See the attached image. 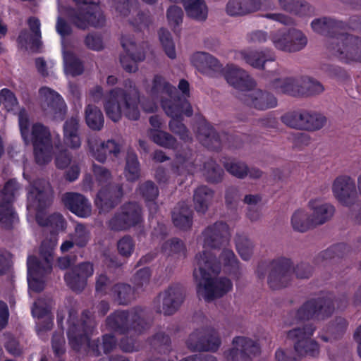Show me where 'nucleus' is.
I'll return each mask as SVG.
<instances>
[{
    "label": "nucleus",
    "instance_id": "423d86ee",
    "mask_svg": "<svg viewBox=\"0 0 361 361\" xmlns=\"http://www.w3.org/2000/svg\"><path fill=\"white\" fill-rule=\"evenodd\" d=\"M18 125L25 143L33 145L37 163L42 165L49 162L52 157V142L49 129L40 123L33 124L30 128L28 115L25 109L18 113Z\"/></svg>",
    "mask_w": 361,
    "mask_h": 361
},
{
    "label": "nucleus",
    "instance_id": "a19ab883",
    "mask_svg": "<svg viewBox=\"0 0 361 361\" xmlns=\"http://www.w3.org/2000/svg\"><path fill=\"white\" fill-rule=\"evenodd\" d=\"M63 60L64 70L67 75L75 76L82 73V63L71 52H63Z\"/></svg>",
    "mask_w": 361,
    "mask_h": 361
},
{
    "label": "nucleus",
    "instance_id": "9b49d317",
    "mask_svg": "<svg viewBox=\"0 0 361 361\" xmlns=\"http://www.w3.org/2000/svg\"><path fill=\"white\" fill-rule=\"evenodd\" d=\"M106 323L116 334L126 333L131 336L141 332L139 326H142L144 322L140 316L135 312H118L108 317Z\"/></svg>",
    "mask_w": 361,
    "mask_h": 361
},
{
    "label": "nucleus",
    "instance_id": "49530a36",
    "mask_svg": "<svg viewBox=\"0 0 361 361\" xmlns=\"http://www.w3.org/2000/svg\"><path fill=\"white\" fill-rule=\"evenodd\" d=\"M140 175L139 164L137 156L134 153H130L127 157L125 176L128 180L134 181Z\"/></svg>",
    "mask_w": 361,
    "mask_h": 361
},
{
    "label": "nucleus",
    "instance_id": "58836bf2",
    "mask_svg": "<svg viewBox=\"0 0 361 361\" xmlns=\"http://www.w3.org/2000/svg\"><path fill=\"white\" fill-rule=\"evenodd\" d=\"M200 141L207 147L215 148L219 143V137L214 130L208 124L202 123L198 134Z\"/></svg>",
    "mask_w": 361,
    "mask_h": 361
},
{
    "label": "nucleus",
    "instance_id": "c03bdc74",
    "mask_svg": "<svg viewBox=\"0 0 361 361\" xmlns=\"http://www.w3.org/2000/svg\"><path fill=\"white\" fill-rule=\"evenodd\" d=\"M173 170L178 174L193 173L197 171L194 163L188 158L180 154L176 156L173 163Z\"/></svg>",
    "mask_w": 361,
    "mask_h": 361
},
{
    "label": "nucleus",
    "instance_id": "2eb2a0df",
    "mask_svg": "<svg viewBox=\"0 0 361 361\" xmlns=\"http://www.w3.org/2000/svg\"><path fill=\"white\" fill-rule=\"evenodd\" d=\"M85 4L84 7L80 9L73 16V23L79 28L85 29L89 26H99L104 20L102 13L96 4H91L92 0H82Z\"/></svg>",
    "mask_w": 361,
    "mask_h": 361
},
{
    "label": "nucleus",
    "instance_id": "5fc2aeb1",
    "mask_svg": "<svg viewBox=\"0 0 361 361\" xmlns=\"http://www.w3.org/2000/svg\"><path fill=\"white\" fill-rule=\"evenodd\" d=\"M163 252L168 255H185V245L182 241L178 239H173L169 241H166L163 245Z\"/></svg>",
    "mask_w": 361,
    "mask_h": 361
},
{
    "label": "nucleus",
    "instance_id": "1a4fd4ad",
    "mask_svg": "<svg viewBox=\"0 0 361 361\" xmlns=\"http://www.w3.org/2000/svg\"><path fill=\"white\" fill-rule=\"evenodd\" d=\"M329 51L346 63H361V38L348 34H339L327 39Z\"/></svg>",
    "mask_w": 361,
    "mask_h": 361
},
{
    "label": "nucleus",
    "instance_id": "2f4dec72",
    "mask_svg": "<svg viewBox=\"0 0 361 361\" xmlns=\"http://www.w3.org/2000/svg\"><path fill=\"white\" fill-rule=\"evenodd\" d=\"M121 195L120 189L116 191L111 189L100 190L95 200V204L101 211L106 212L118 202Z\"/></svg>",
    "mask_w": 361,
    "mask_h": 361
},
{
    "label": "nucleus",
    "instance_id": "5701e85b",
    "mask_svg": "<svg viewBox=\"0 0 361 361\" xmlns=\"http://www.w3.org/2000/svg\"><path fill=\"white\" fill-rule=\"evenodd\" d=\"M183 299L181 290L178 288H170L158 297L159 306L158 311L164 314H173L180 305Z\"/></svg>",
    "mask_w": 361,
    "mask_h": 361
},
{
    "label": "nucleus",
    "instance_id": "6ab92c4d",
    "mask_svg": "<svg viewBox=\"0 0 361 361\" xmlns=\"http://www.w3.org/2000/svg\"><path fill=\"white\" fill-rule=\"evenodd\" d=\"M190 61L198 71L209 77H215L221 70L219 61L207 53H195L190 57Z\"/></svg>",
    "mask_w": 361,
    "mask_h": 361
},
{
    "label": "nucleus",
    "instance_id": "0e129e2a",
    "mask_svg": "<svg viewBox=\"0 0 361 361\" xmlns=\"http://www.w3.org/2000/svg\"><path fill=\"white\" fill-rule=\"evenodd\" d=\"M302 87H303V94L305 93V90L312 94L321 93L324 90L323 86L319 82L307 78L302 80Z\"/></svg>",
    "mask_w": 361,
    "mask_h": 361
},
{
    "label": "nucleus",
    "instance_id": "680f3d73",
    "mask_svg": "<svg viewBox=\"0 0 361 361\" xmlns=\"http://www.w3.org/2000/svg\"><path fill=\"white\" fill-rule=\"evenodd\" d=\"M140 193L146 198L147 201L153 200L158 195L157 188L151 181L143 183L139 189Z\"/></svg>",
    "mask_w": 361,
    "mask_h": 361
},
{
    "label": "nucleus",
    "instance_id": "9d476101",
    "mask_svg": "<svg viewBox=\"0 0 361 361\" xmlns=\"http://www.w3.org/2000/svg\"><path fill=\"white\" fill-rule=\"evenodd\" d=\"M281 119L284 124L290 128L308 131L321 129L326 121L323 115L307 111L288 112Z\"/></svg>",
    "mask_w": 361,
    "mask_h": 361
},
{
    "label": "nucleus",
    "instance_id": "20e7f679",
    "mask_svg": "<svg viewBox=\"0 0 361 361\" xmlns=\"http://www.w3.org/2000/svg\"><path fill=\"white\" fill-rule=\"evenodd\" d=\"M140 94L134 83L128 80L124 88H115L105 96L104 108L107 116L113 121H119L122 116L130 120L140 117Z\"/></svg>",
    "mask_w": 361,
    "mask_h": 361
},
{
    "label": "nucleus",
    "instance_id": "e2e57ef3",
    "mask_svg": "<svg viewBox=\"0 0 361 361\" xmlns=\"http://www.w3.org/2000/svg\"><path fill=\"white\" fill-rule=\"evenodd\" d=\"M116 11L121 16H128L131 11H135V6L133 5V0H114Z\"/></svg>",
    "mask_w": 361,
    "mask_h": 361
},
{
    "label": "nucleus",
    "instance_id": "c756f323",
    "mask_svg": "<svg viewBox=\"0 0 361 361\" xmlns=\"http://www.w3.org/2000/svg\"><path fill=\"white\" fill-rule=\"evenodd\" d=\"M78 121L71 118L66 121L63 127V142L70 148H78L81 145L80 138L78 133Z\"/></svg>",
    "mask_w": 361,
    "mask_h": 361
},
{
    "label": "nucleus",
    "instance_id": "f704fd0d",
    "mask_svg": "<svg viewBox=\"0 0 361 361\" xmlns=\"http://www.w3.org/2000/svg\"><path fill=\"white\" fill-rule=\"evenodd\" d=\"M293 78H285L275 80L274 86L281 92L293 96L303 94L302 80L293 79Z\"/></svg>",
    "mask_w": 361,
    "mask_h": 361
},
{
    "label": "nucleus",
    "instance_id": "f257e3e1",
    "mask_svg": "<svg viewBox=\"0 0 361 361\" xmlns=\"http://www.w3.org/2000/svg\"><path fill=\"white\" fill-rule=\"evenodd\" d=\"M203 248L195 259L193 277L197 283V293L200 298L207 301L223 296L232 288V282L226 278H217L221 264L228 267V271L238 268V262L232 250L224 247L220 255V262L216 263L213 253L208 248L225 247L228 242V226L218 222L207 227L202 233Z\"/></svg>",
    "mask_w": 361,
    "mask_h": 361
},
{
    "label": "nucleus",
    "instance_id": "338daca9",
    "mask_svg": "<svg viewBox=\"0 0 361 361\" xmlns=\"http://www.w3.org/2000/svg\"><path fill=\"white\" fill-rule=\"evenodd\" d=\"M0 97L3 103L8 110H13L17 105V99L13 92L9 90L4 88L0 92Z\"/></svg>",
    "mask_w": 361,
    "mask_h": 361
},
{
    "label": "nucleus",
    "instance_id": "f8f14e48",
    "mask_svg": "<svg viewBox=\"0 0 361 361\" xmlns=\"http://www.w3.org/2000/svg\"><path fill=\"white\" fill-rule=\"evenodd\" d=\"M41 106L45 114L54 120H62L66 111V104L55 91L44 87L39 90Z\"/></svg>",
    "mask_w": 361,
    "mask_h": 361
},
{
    "label": "nucleus",
    "instance_id": "6e6552de",
    "mask_svg": "<svg viewBox=\"0 0 361 361\" xmlns=\"http://www.w3.org/2000/svg\"><path fill=\"white\" fill-rule=\"evenodd\" d=\"M300 279L308 278L312 269L307 264H300L293 269L291 261L287 258H279L272 261L268 276V283L273 289L286 286L291 279L293 271Z\"/></svg>",
    "mask_w": 361,
    "mask_h": 361
},
{
    "label": "nucleus",
    "instance_id": "bf43d9fd",
    "mask_svg": "<svg viewBox=\"0 0 361 361\" xmlns=\"http://www.w3.org/2000/svg\"><path fill=\"white\" fill-rule=\"evenodd\" d=\"M135 244L133 239L126 236L120 239L117 243L119 254L123 257H129L134 250Z\"/></svg>",
    "mask_w": 361,
    "mask_h": 361
},
{
    "label": "nucleus",
    "instance_id": "7c9ffc66",
    "mask_svg": "<svg viewBox=\"0 0 361 361\" xmlns=\"http://www.w3.org/2000/svg\"><path fill=\"white\" fill-rule=\"evenodd\" d=\"M240 54L247 63L256 68H263L266 62L274 61L272 54L264 51L243 50Z\"/></svg>",
    "mask_w": 361,
    "mask_h": 361
},
{
    "label": "nucleus",
    "instance_id": "0eeeda50",
    "mask_svg": "<svg viewBox=\"0 0 361 361\" xmlns=\"http://www.w3.org/2000/svg\"><path fill=\"white\" fill-rule=\"evenodd\" d=\"M58 243L57 235L51 234L49 240H44L39 249L40 260L30 256L27 259V283L30 294L39 292L44 288L43 278L51 270L53 252Z\"/></svg>",
    "mask_w": 361,
    "mask_h": 361
},
{
    "label": "nucleus",
    "instance_id": "6e6d98bb",
    "mask_svg": "<svg viewBox=\"0 0 361 361\" xmlns=\"http://www.w3.org/2000/svg\"><path fill=\"white\" fill-rule=\"evenodd\" d=\"M245 1L247 15L258 11L267 10L274 5L271 0H245Z\"/></svg>",
    "mask_w": 361,
    "mask_h": 361
},
{
    "label": "nucleus",
    "instance_id": "a878e982",
    "mask_svg": "<svg viewBox=\"0 0 361 361\" xmlns=\"http://www.w3.org/2000/svg\"><path fill=\"white\" fill-rule=\"evenodd\" d=\"M65 206L80 217H87L91 214V204L82 195L69 192L63 195Z\"/></svg>",
    "mask_w": 361,
    "mask_h": 361
},
{
    "label": "nucleus",
    "instance_id": "79ce46f5",
    "mask_svg": "<svg viewBox=\"0 0 361 361\" xmlns=\"http://www.w3.org/2000/svg\"><path fill=\"white\" fill-rule=\"evenodd\" d=\"M289 51L295 52L304 49L307 44V38L300 30L290 29Z\"/></svg>",
    "mask_w": 361,
    "mask_h": 361
},
{
    "label": "nucleus",
    "instance_id": "774afa93",
    "mask_svg": "<svg viewBox=\"0 0 361 361\" xmlns=\"http://www.w3.org/2000/svg\"><path fill=\"white\" fill-rule=\"evenodd\" d=\"M264 17L286 25H290L293 24V20L281 13H269L264 15Z\"/></svg>",
    "mask_w": 361,
    "mask_h": 361
},
{
    "label": "nucleus",
    "instance_id": "052dcab7",
    "mask_svg": "<svg viewBox=\"0 0 361 361\" xmlns=\"http://www.w3.org/2000/svg\"><path fill=\"white\" fill-rule=\"evenodd\" d=\"M314 12L313 8L305 0H298L290 13L300 17L311 16Z\"/></svg>",
    "mask_w": 361,
    "mask_h": 361
},
{
    "label": "nucleus",
    "instance_id": "393cba45",
    "mask_svg": "<svg viewBox=\"0 0 361 361\" xmlns=\"http://www.w3.org/2000/svg\"><path fill=\"white\" fill-rule=\"evenodd\" d=\"M224 75L228 83L242 91H246L248 87L252 84L248 74L233 64L227 65L225 67Z\"/></svg>",
    "mask_w": 361,
    "mask_h": 361
},
{
    "label": "nucleus",
    "instance_id": "69168bd1",
    "mask_svg": "<svg viewBox=\"0 0 361 361\" xmlns=\"http://www.w3.org/2000/svg\"><path fill=\"white\" fill-rule=\"evenodd\" d=\"M56 152V164L58 168L63 169L66 167L71 162V159L66 151H63L61 146L55 144Z\"/></svg>",
    "mask_w": 361,
    "mask_h": 361
},
{
    "label": "nucleus",
    "instance_id": "4c0bfd02",
    "mask_svg": "<svg viewBox=\"0 0 361 361\" xmlns=\"http://www.w3.org/2000/svg\"><path fill=\"white\" fill-rule=\"evenodd\" d=\"M290 36V29L282 28L271 32L269 39L276 49L288 52Z\"/></svg>",
    "mask_w": 361,
    "mask_h": 361
},
{
    "label": "nucleus",
    "instance_id": "c85d7f7f",
    "mask_svg": "<svg viewBox=\"0 0 361 361\" xmlns=\"http://www.w3.org/2000/svg\"><path fill=\"white\" fill-rule=\"evenodd\" d=\"M188 17L197 21H204L208 16V8L204 0H181Z\"/></svg>",
    "mask_w": 361,
    "mask_h": 361
},
{
    "label": "nucleus",
    "instance_id": "37998d69",
    "mask_svg": "<svg viewBox=\"0 0 361 361\" xmlns=\"http://www.w3.org/2000/svg\"><path fill=\"white\" fill-rule=\"evenodd\" d=\"M311 27L315 32L326 35L337 27V23L334 19L323 17L312 20Z\"/></svg>",
    "mask_w": 361,
    "mask_h": 361
},
{
    "label": "nucleus",
    "instance_id": "ddd939ff",
    "mask_svg": "<svg viewBox=\"0 0 361 361\" xmlns=\"http://www.w3.org/2000/svg\"><path fill=\"white\" fill-rule=\"evenodd\" d=\"M18 186L16 180L8 181L0 195V224L10 227L18 218L13 210L11 202L18 194Z\"/></svg>",
    "mask_w": 361,
    "mask_h": 361
},
{
    "label": "nucleus",
    "instance_id": "412c9836",
    "mask_svg": "<svg viewBox=\"0 0 361 361\" xmlns=\"http://www.w3.org/2000/svg\"><path fill=\"white\" fill-rule=\"evenodd\" d=\"M94 272L90 263H82L65 275L68 286L75 291L82 290L85 285L87 279Z\"/></svg>",
    "mask_w": 361,
    "mask_h": 361
},
{
    "label": "nucleus",
    "instance_id": "4d7b16f0",
    "mask_svg": "<svg viewBox=\"0 0 361 361\" xmlns=\"http://www.w3.org/2000/svg\"><path fill=\"white\" fill-rule=\"evenodd\" d=\"M204 175L209 181L218 182L222 177L223 171L215 162L211 161L204 166Z\"/></svg>",
    "mask_w": 361,
    "mask_h": 361
},
{
    "label": "nucleus",
    "instance_id": "de8ad7c7",
    "mask_svg": "<svg viewBox=\"0 0 361 361\" xmlns=\"http://www.w3.org/2000/svg\"><path fill=\"white\" fill-rule=\"evenodd\" d=\"M150 136L152 140L159 145L167 148L176 147V141L175 139L166 132L153 130L151 131Z\"/></svg>",
    "mask_w": 361,
    "mask_h": 361
},
{
    "label": "nucleus",
    "instance_id": "4be33fe9",
    "mask_svg": "<svg viewBox=\"0 0 361 361\" xmlns=\"http://www.w3.org/2000/svg\"><path fill=\"white\" fill-rule=\"evenodd\" d=\"M51 300H38L32 308V316L38 319L37 330L39 335L42 331L50 330L53 326V319L49 315Z\"/></svg>",
    "mask_w": 361,
    "mask_h": 361
},
{
    "label": "nucleus",
    "instance_id": "f03ea898",
    "mask_svg": "<svg viewBox=\"0 0 361 361\" xmlns=\"http://www.w3.org/2000/svg\"><path fill=\"white\" fill-rule=\"evenodd\" d=\"M333 310L329 302L323 299H313L307 301L295 312L292 313L293 321L291 324H301L302 326L290 330L287 336L296 340L295 350L298 355L315 356L319 353L317 343L309 339L313 335L315 328L310 324H303V322L312 319H324L331 314Z\"/></svg>",
    "mask_w": 361,
    "mask_h": 361
},
{
    "label": "nucleus",
    "instance_id": "8fccbe9b",
    "mask_svg": "<svg viewBox=\"0 0 361 361\" xmlns=\"http://www.w3.org/2000/svg\"><path fill=\"white\" fill-rule=\"evenodd\" d=\"M133 290L130 286L126 284H118L113 288V296L121 304L128 302L131 298Z\"/></svg>",
    "mask_w": 361,
    "mask_h": 361
},
{
    "label": "nucleus",
    "instance_id": "72a5a7b5",
    "mask_svg": "<svg viewBox=\"0 0 361 361\" xmlns=\"http://www.w3.org/2000/svg\"><path fill=\"white\" fill-rule=\"evenodd\" d=\"M92 156L99 162H104L106 160V154H114L116 155L119 152L118 145L113 140L107 142H99L94 146L90 145Z\"/></svg>",
    "mask_w": 361,
    "mask_h": 361
},
{
    "label": "nucleus",
    "instance_id": "a18cd8bd",
    "mask_svg": "<svg viewBox=\"0 0 361 361\" xmlns=\"http://www.w3.org/2000/svg\"><path fill=\"white\" fill-rule=\"evenodd\" d=\"M159 40L166 54L171 59L176 57L175 44L170 32L166 29H161L159 32Z\"/></svg>",
    "mask_w": 361,
    "mask_h": 361
},
{
    "label": "nucleus",
    "instance_id": "cd10ccee",
    "mask_svg": "<svg viewBox=\"0 0 361 361\" xmlns=\"http://www.w3.org/2000/svg\"><path fill=\"white\" fill-rule=\"evenodd\" d=\"M121 43L126 52V55L121 57L122 66L128 72H135L137 69L136 62L143 60L145 55L137 52V47L131 39L123 38Z\"/></svg>",
    "mask_w": 361,
    "mask_h": 361
},
{
    "label": "nucleus",
    "instance_id": "39448f33",
    "mask_svg": "<svg viewBox=\"0 0 361 361\" xmlns=\"http://www.w3.org/2000/svg\"><path fill=\"white\" fill-rule=\"evenodd\" d=\"M51 191L45 180L35 182L28 190L27 211L30 216L35 215L36 221L42 226H49L56 231H63L66 228V221L60 214H54L44 220L46 214L44 209L51 202Z\"/></svg>",
    "mask_w": 361,
    "mask_h": 361
},
{
    "label": "nucleus",
    "instance_id": "3c124183",
    "mask_svg": "<svg viewBox=\"0 0 361 361\" xmlns=\"http://www.w3.org/2000/svg\"><path fill=\"white\" fill-rule=\"evenodd\" d=\"M70 236L78 247L85 246L90 240V233L82 224L76 225L74 233Z\"/></svg>",
    "mask_w": 361,
    "mask_h": 361
},
{
    "label": "nucleus",
    "instance_id": "bb28decb",
    "mask_svg": "<svg viewBox=\"0 0 361 361\" xmlns=\"http://www.w3.org/2000/svg\"><path fill=\"white\" fill-rule=\"evenodd\" d=\"M233 347L229 351L227 357L231 360H238L245 355L250 357L259 352V347L251 339L244 337H236L233 341Z\"/></svg>",
    "mask_w": 361,
    "mask_h": 361
},
{
    "label": "nucleus",
    "instance_id": "aec40b11",
    "mask_svg": "<svg viewBox=\"0 0 361 361\" xmlns=\"http://www.w3.org/2000/svg\"><path fill=\"white\" fill-rule=\"evenodd\" d=\"M311 217L314 226L322 225L330 220L334 214V207L320 198H313L308 202Z\"/></svg>",
    "mask_w": 361,
    "mask_h": 361
},
{
    "label": "nucleus",
    "instance_id": "f3484780",
    "mask_svg": "<svg viewBox=\"0 0 361 361\" xmlns=\"http://www.w3.org/2000/svg\"><path fill=\"white\" fill-rule=\"evenodd\" d=\"M89 326L86 322L72 324L68 331L69 341L74 348L80 350V345H85L92 349L95 355L99 354V345L97 342L93 341L90 342L89 335L87 334Z\"/></svg>",
    "mask_w": 361,
    "mask_h": 361
},
{
    "label": "nucleus",
    "instance_id": "c9c22d12",
    "mask_svg": "<svg viewBox=\"0 0 361 361\" xmlns=\"http://www.w3.org/2000/svg\"><path fill=\"white\" fill-rule=\"evenodd\" d=\"M85 121L92 130H99L104 126V116L101 110L92 104H87L85 110Z\"/></svg>",
    "mask_w": 361,
    "mask_h": 361
},
{
    "label": "nucleus",
    "instance_id": "603ef678",
    "mask_svg": "<svg viewBox=\"0 0 361 361\" xmlns=\"http://www.w3.org/2000/svg\"><path fill=\"white\" fill-rule=\"evenodd\" d=\"M224 166L228 172L235 177L243 178L247 175V166L243 162L231 161L226 162Z\"/></svg>",
    "mask_w": 361,
    "mask_h": 361
},
{
    "label": "nucleus",
    "instance_id": "a211bd4d",
    "mask_svg": "<svg viewBox=\"0 0 361 361\" xmlns=\"http://www.w3.org/2000/svg\"><path fill=\"white\" fill-rule=\"evenodd\" d=\"M243 99L247 105L259 110H266L277 105V100L272 94L259 89L247 88Z\"/></svg>",
    "mask_w": 361,
    "mask_h": 361
},
{
    "label": "nucleus",
    "instance_id": "b1692460",
    "mask_svg": "<svg viewBox=\"0 0 361 361\" xmlns=\"http://www.w3.org/2000/svg\"><path fill=\"white\" fill-rule=\"evenodd\" d=\"M220 343L219 338L216 334L203 336L201 331L192 334L187 341L188 348L199 351H215L219 347Z\"/></svg>",
    "mask_w": 361,
    "mask_h": 361
},
{
    "label": "nucleus",
    "instance_id": "864d4df0",
    "mask_svg": "<svg viewBox=\"0 0 361 361\" xmlns=\"http://www.w3.org/2000/svg\"><path fill=\"white\" fill-rule=\"evenodd\" d=\"M236 248L241 258L247 260L252 254L253 245L247 238L240 237L236 241Z\"/></svg>",
    "mask_w": 361,
    "mask_h": 361
},
{
    "label": "nucleus",
    "instance_id": "09e8293b",
    "mask_svg": "<svg viewBox=\"0 0 361 361\" xmlns=\"http://www.w3.org/2000/svg\"><path fill=\"white\" fill-rule=\"evenodd\" d=\"M226 12L231 16L247 15L245 0H228L226 6Z\"/></svg>",
    "mask_w": 361,
    "mask_h": 361
},
{
    "label": "nucleus",
    "instance_id": "e433bc0d",
    "mask_svg": "<svg viewBox=\"0 0 361 361\" xmlns=\"http://www.w3.org/2000/svg\"><path fill=\"white\" fill-rule=\"evenodd\" d=\"M213 197V192L205 186L196 189L194 194L195 207L197 212L204 213Z\"/></svg>",
    "mask_w": 361,
    "mask_h": 361
},
{
    "label": "nucleus",
    "instance_id": "ea45409f",
    "mask_svg": "<svg viewBox=\"0 0 361 361\" xmlns=\"http://www.w3.org/2000/svg\"><path fill=\"white\" fill-rule=\"evenodd\" d=\"M173 221L176 226L187 229L192 224L191 211L188 207L176 208L173 212Z\"/></svg>",
    "mask_w": 361,
    "mask_h": 361
},
{
    "label": "nucleus",
    "instance_id": "473e14b6",
    "mask_svg": "<svg viewBox=\"0 0 361 361\" xmlns=\"http://www.w3.org/2000/svg\"><path fill=\"white\" fill-rule=\"evenodd\" d=\"M290 223L293 228L300 232H305L314 226L311 215L303 209H298L293 212Z\"/></svg>",
    "mask_w": 361,
    "mask_h": 361
},
{
    "label": "nucleus",
    "instance_id": "dca6fc26",
    "mask_svg": "<svg viewBox=\"0 0 361 361\" xmlns=\"http://www.w3.org/2000/svg\"><path fill=\"white\" fill-rule=\"evenodd\" d=\"M141 209L135 203H129L122 207L121 212L114 216L109 222L114 230L128 228L141 221Z\"/></svg>",
    "mask_w": 361,
    "mask_h": 361
},
{
    "label": "nucleus",
    "instance_id": "13d9d810",
    "mask_svg": "<svg viewBox=\"0 0 361 361\" xmlns=\"http://www.w3.org/2000/svg\"><path fill=\"white\" fill-rule=\"evenodd\" d=\"M166 17L169 25L176 27L182 23L183 12L180 7L171 6L167 10Z\"/></svg>",
    "mask_w": 361,
    "mask_h": 361
},
{
    "label": "nucleus",
    "instance_id": "4468645a",
    "mask_svg": "<svg viewBox=\"0 0 361 361\" xmlns=\"http://www.w3.org/2000/svg\"><path fill=\"white\" fill-rule=\"evenodd\" d=\"M332 192L334 197L342 205L351 207L356 202L355 184L348 176H340L334 180Z\"/></svg>",
    "mask_w": 361,
    "mask_h": 361
},
{
    "label": "nucleus",
    "instance_id": "7ed1b4c3",
    "mask_svg": "<svg viewBox=\"0 0 361 361\" xmlns=\"http://www.w3.org/2000/svg\"><path fill=\"white\" fill-rule=\"evenodd\" d=\"M176 90L167 82L165 79L156 75L152 81V86L149 91L150 96L159 100L165 112L171 117L169 127L172 132L178 135L183 140L188 139V133L185 126L181 123L180 118L183 114L190 116L192 114L190 104L183 101L176 104L175 94Z\"/></svg>",
    "mask_w": 361,
    "mask_h": 361
}]
</instances>
